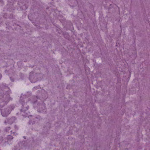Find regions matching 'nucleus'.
<instances>
[{"instance_id":"f257e3e1","label":"nucleus","mask_w":150,"mask_h":150,"mask_svg":"<svg viewBox=\"0 0 150 150\" xmlns=\"http://www.w3.org/2000/svg\"><path fill=\"white\" fill-rule=\"evenodd\" d=\"M32 73L30 74V76L29 77L30 80V81L32 83L35 82L37 81V79L35 78V76L33 75Z\"/></svg>"},{"instance_id":"f03ea898","label":"nucleus","mask_w":150,"mask_h":150,"mask_svg":"<svg viewBox=\"0 0 150 150\" xmlns=\"http://www.w3.org/2000/svg\"><path fill=\"white\" fill-rule=\"evenodd\" d=\"M2 115L4 116H6L7 115H4V113L3 112H2Z\"/></svg>"}]
</instances>
